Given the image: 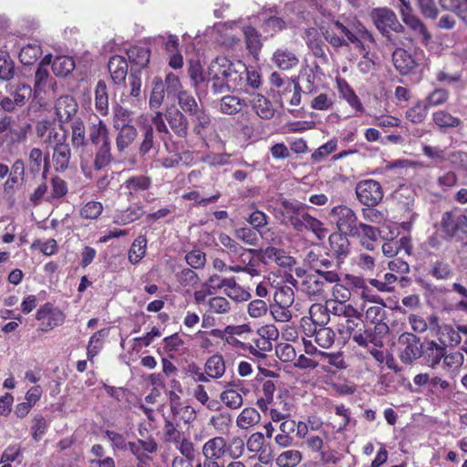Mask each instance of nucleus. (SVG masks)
<instances>
[{
    "label": "nucleus",
    "instance_id": "63",
    "mask_svg": "<svg viewBox=\"0 0 467 467\" xmlns=\"http://www.w3.org/2000/svg\"><path fill=\"white\" fill-rule=\"evenodd\" d=\"M177 99L180 108L190 115L192 112H196V110L199 109L198 103L194 97L186 90L180 92L177 96Z\"/></svg>",
    "mask_w": 467,
    "mask_h": 467
},
{
    "label": "nucleus",
    "instance_id": "8",
    "mask_svg": "<svg viewBox=\"0 0 467 467\" xmlns=\"http://www.w3.org/2000/svg\"><path fill=\"white\" fill-rule=\"evenodd\" d=\"M71 143L79 154L81 164L83 162H88L89 158L92 156V152L88 150V140L86 138L83 121L78 118L74 119L71 124Z\"/></svg>",
    "mask_w": 467,
    "mask_h": 467
},
{
    "label": "nucleus",
    "instance_id": "52",
    "mask_svg": "<svg viewBox=\"0 0 467 467\" xmlns=\"http://www.w3.org/2000/svg\"><path fill=\"white\" fill-rule=\"evenodd\" d=\"M295 301V294L291 287L282 286L274 296V304L279 306L291 307Z\"/></svg>",
    "mask_w": 467,
    "mask_h": 467
},
{
    "label": "nucleus",
    "instance_id": "6",
    "mask_svg": "<svg viewBox=\"0 0 467 467\" xmlns=\"http://www.w3.org/2000/svg\"><path fill=\"white\" fill-rule=\"evenodd\" d=\"M356 195L360 203L368 207L378 205L383 199L380 183L374 180H364L356 186Z\"/></svg>",
    "mask_w": 467,
    "mask_h": 467
},
{
    "label": "nucleus",
    "instance_id": "35",
    "mask_svg": "<svg viewBox=\"0 0 467 467\" xmlns=\"http://www.w3.org/2000/svg\"><path fill=\"white\" fill-rule=\"evenodd\" d=\"M75 68V61L67 56L57 57L52 62L53 73L57 77H66Z\"/></svg>",
    "mask_w": 467,
    "mask_h": 467
},
{
    "label": "nucleus",
    "instance_id": "10",
    "mask_svg": "<svg viewBox=\"0 0 467 467\" xmlns=\"http://www.w3.org/2000/svg\"><path fill=\"white\" fill-rule=\"evenodd\" d=\"M255 253H259V261L263 264L274 261L279 266L287 268L296 263L292 256L287 255L284 250L278 249L275 246L268 245L266 248H261Z\"/></svg>",
    "mask_w": 467,
    "mask_h": 467
},
{
    "label": "nucleus",
    "instance_id": "5",
    "mask_svg": "<svg viewBox=\"0 0 467 467\" xmlns=\"http://www.w3.org/2000/svg\"><path fill=\"white\" fill-rule=\"evenodd\" d=\"M369 16L378 30L384 36H388L390 30L400 33L404 29L395 13L387 7L372 9Z\"/></svg>",
    "mask_w": 467,
    "mask_h": 467
},
{
    "label": "nucleus",
    "instance_id": "36",
    "mask_svg": "<svg viewBox=\"0 0 467 467\" xmlns=\"http://www.w3.org/2000/svg\"><path fill=\"white\" fill-rule=\"evenodd\" d=\"M150 185L151 179L145 175L131 176L124 182V186L130 195L146 191Z\"/></svg>",
    "mask_w": 467,
    "mask_h": 467
},
{
    "label": "nucleus",
    "instance_id": "53",
    "mask_svg": "<svg viewBox=\"0 0 467 467\" xmlns=\"http://www.w3.org/2000/svg\"><path fill=\"white\" fill-rule=\"evenodd\" d=\"M338 88L342 97L348 101V103L353 109H355L358 111L363 110V107L358 97L355 94L354 90L345 80L338 82Z\"/></svg>",
    "mask_w": 467,
    "mask_h": 467
},
{
    "label": "nucleus",
    "instance_id": "61",
    "mask_svg": "<svg viewBox=\"0 0 467 467\" xmlns=\"http://www.w3.org/2000/svg\"><path fill=\"white\" fill-rule=\"evenodd\" d=\"M429 107L425 102H418L406 112L407 119L412 123H421L428 115Z\"/></svg>",
    "mask_w": 467,
    "mask_h": 467
},
{
    "label": "nucleus",
    "instance_id": "23",
    "mask_svg": "<svg viewBox=\"0 0 467 467\" xmlns=\"http://www.w3.org/2000/svg\"><path fill=\"white\" fill-rule=\"evenodd\" d=\"M187 71L192 81V86L196 92H199L202 86H207L211 83V80H208V72L206 74L204 73L199 62L190 61Z\"/></svg>",
    "mask_w": 467,
    "mask_h": 467
},
{
    "label": "nucleus",
    "instance_id": "58",
    "mask_svg": "<svg viewBox=\"0 0 467 467\" xmlns=\"http://www.w3.org/2000/svg\"><path fill=\"white\" fill-rule=\"evenodd\" d=\"M219 242L226 249V253L230 255L231 259L236 254H242L244 252V247L226 234L219 235Z\"/></svg>",
    "mask_w": 467,
    "mask_h": 467
},
{
    "label": "nucleus",
    "instance_id": "41",
    "mask_svg": "<svg viewBox=\"0 0 467 467\" xmlns=\"http://www.w3.org/2000/svg\"><path fill=\"white\" fill-rule=\"evenodd\" d=\"M14 120L10 116H5L0 119V135L5 131H10L16 135L17 140H25L26 133L31 130L30 124H25L18 130L13 128Z\"/></svg>",
    "mask_w": 467,
    "mask_h": 467
},
{
    "label": "nucleus",
    "instance_id": "39",
    "mask_svg": "<svg viewBox=\"0 0 467 467\" xmlns=\"http://www.w3.org/2000/svg\"><path fill=\"white\" fill-rule=\"evenodd\" d=\"M432 120L441 129H452L461 126L462 120L445 110H438L432 114Z\"/></svg>",
    "mask_w": 467,
    "mask_h": 467
},
{
    "label": "nucleus",
    "instance_id": "33",
    "mask_svg": "<svg viewBox=\"0 0 467 467\" xmlns=\"http://www.w3.org/2000/svg\"><path fill=\"white\" fill-rule=\"evenodd\" d=\"M165 84H163V80L156 77L152 80V89L149 99V105L150 109H159L165 97Z\"/></svg>",
    "mask_w": 467,
    "mask_h": 467
},
{
    "label": "nucleus",
    "instance_id": "4",
    "mask_svg": "<svg viewBox=\"0 0 467 467\" xmlns=\"http://www.w3.org/2000/svg\"><path fill=\"white\" fill-rule=\"evenodd\" d=\"M330 220L336 223L340 234L345 235L353 234L359 223L355 212L347 205H337L329 212Z\"/></svg>",
    "mask_w": 467,
    "mask_h": 467
},
{
    "label": "nucleus",
    "instance_id": "12",
    "mask_svg": "<svg viewBox=\"0 0 467 467\" xmlns=\"http://www.w3.org/2000/svg\"><path fill=\"white\" fill-rule=\"evenodd\" d=\"M165 119L169 127L179 138H186L189 130V121L186 116L178 109L170 108L165 112Z\"/></svg>",
    "mask_w": 467,
    "mask_h": 467
},
{
    "label": "nucleus",
    "instance_id": "28",
    "mask_svg": "<svg viewBox=\"0 0 467 467\" xmlns=\"http://www.w3.org/2000/svg\"><path fill=\"white\" fill-rule=\"evenodd\" d=\"M95 107L97 111L106 116L109 113V94L105 81L99 80L95 88Z\"/></svg>",
    "mask_w": 467,
    "mask_h": 467
},
{
    "label": "nucleus",
    "instance_id": "46",
    "mask_svg": "<svg viewBox=\"0 0 467 467\" xmlns=\"http://www.w3.org/2000/svg\"><path fill=\"white\" fill-rule=\"evenodd\" d=\"M242 86L235 88V90H244L246 93H251L258 88L261 85L260 75L255 70H248L245 67L244 74H242Z\"/></svg>",
    "mask_w": 467,
    "mask_h": 467
},
{
    "label": "nucleus",
    "instance_id": "18",
    "mask_svg": "<svg viewBox=\"0 0 467 467\" xmlns=\"http://www.w3.org/2000/svg\"><path fill=\"white\" fill-rule=\"evenodd\" d=\"M88 140L94 148L111 143L109 128L103 120L99 119L89 126Z\"/></svg>",
    "mask_w": 467,
    "mask_h": 467
},
{
    "label": "nucleus",
    "instance_id": "50",
    "mask_svg": "<svg viewBox=\"0 0 467 467\" xmlns=\"http://www.w3.org/2000/svg\"><path fill=\"white\" fill-rule=\"evenodd\" d=\"M234 234L237 240L243 242L247 245L255 246L258 244L259 234L252 227L243 226L235 228L234 231Z\"/></svg>",
    "mask_w": 467,
    "mask_h": 467
},
{
    "label": "nucleus",
    "instance_id": "7",
    "mask_svg": "<svg viewBox=\"0 0 467 467\" xmlns=\"http://www.w3.org/2000/svg\"><path fill=\"white\" fill-rule=\"evenodd\" d=\"M398 343L401 348L400 358L403 363L411 364L422 356L423 346L416 335L409 332L402 333L399 337Z\"/></svg>",
    "mask_w": 467,
    "mask_h": 467
},
{
    "label": "nucleus",
    "instance_id": "49",
    "mask_svg": "<svg viewBox=\"0 0 467 467\" xmlns=\"http://www.w3.org/2000/svg\"><path fill=\"white\" fill-rule=\"evenodd\" d=\"M249 352L259 358H265V352L272 349V342L265 336H259L253 340V343L247 348Z\"/></svg>",
    "mask_w": 467,
    "mask_h": 467
},
{
    "label": "nucleus",
    "instance_id": "48",
    "mask_svg": "<svg viewBox=\"0 0 467 467\" xmlns=\"http://www.w3.org/2000/svg\"><path fill=\"white\" fill-rule=\"evenodd\" d=\"M430 275L437 280H448L453 275V269L444 260H437L431 265Z\"/></svg>",
    "mask_w": 467,
    "mask_h": 467
},
{
    "label": "nucleus",
    "instance_id": "13",
    "mask_svg": "<svg viewBox=\"0 0 467 467\" xmlns=\"http://www.w3.org/2000/svg\"><path fill=\"white\" fill-rule=\"evenodd\" d=\"M56 114L61 123L73 120L78 112V103L71 96L58 98L55 104Z\"/></svg>",
    "mask_w": 467,
    "mask_h": 467
},
{
    "label": "nucleus",
    "instance_id": "38",
    "mask_svg": "<svg viewBox=\"0 0 467 467\" xmlns=\"http://www.w3.org/2000/svg\"><path fill=\"white\" fill-rule=\"evenodd\" d=\"M353 340L360 347H368L369 343L373 347L383 346L382 340L371 328H364L363 332H361V329H359V332H355L353 334Z\"/></svg>",
    "mask_w": 467,
    "mask_h": 467
},
{
    "label": "nucleus",
    "instance_id": "20",
    "mask_svg": "<svg viewBox=\"0 0 467 467\" xmlns=\"http://www.w3.org/2000/svg\"><path fill=\"white\" fill-rule=\"evenodd\" d=\"M113 82L117 85L124 83L128 73V63L121 56H113L108 64Z\"/></svg>",
    "mask_w": 467,
    "mask_h": 467
},
{
    "label": "nucleus",
    "instance_id": "42",
    "mask_svg": "<svg viewBox=\"0 0 467 467\" xmlns=\"http://www.w3.org/2000/svg\"><path fill=\"white\" fill-rule=\"evenodd\" d=\"M252 105L261 119H269L274 116L271 102L263 95L256 94L252 100Z\"/></svg>",
    "mask_w": 467,
    "mask_h": 467
},
{
    "label": "nucleus",
    "instance_id": "11",
    "mask_svg": "<svg viewBox=\"0 0 467 467\" xmlns=\"http://www.w3.org/2000/svg\"><path fill=\"white\" fill-rule=\"evenodd\" d=\"M315 273L306 275L301 283V290L316 300L327 298V285Z\"/></svg>",
    "mask_w": 467,
    "mask_h": 467
},
{
    "label": "nucleus",
    "instance_id": "47",
    "mask_svg": "<svg viewBox=\"0 0 467 467\" xmlns=\"http://www.w3.org/2000/svg\"><path fill=\"white\" fill-rule=\"evenodd\" d=\"M133 111L124 108L121 105H116L113 108V128H119L132 125Z\"/></svg>",
    "mask_w": 467,
    "mask_h": 467
},
{
    "label": "nucleus",
    "instance_id": "16",
    "mask_svg": "<svg viewBox=\"0 0 467 467\" xmlns=\"http://www.w3.org/2000/svg\"><path fill=\"white\" fill-rule=\"evenodd\" d=\"M440 331L442 345L454 348L461 344L462 335L467 336V326L458 325L454 327L451 325H444Z\"/></svg>",
    "mask_w": 467,
    "mask_h": 467
},
{
    "label": "nucleus",
    "instance_id": "24",
    "mask_svg": "<svg viewBox=\"0 0 467 467\" xmlns=\"http://www.w3.org/2000/svg\"><path fill=\"white\" fill-rule=\"evenodd\" d=\"M71 156V150L68 143L54 146L52 160L55 170L60 172L65 171L69 166Z\"/></svg>",
    "mask_w": 467,
    "mask_h": 467
},
{
    "label": "nucleus",
    "instance_id": "15",
    "mask_svg": "<svg viewBox=\"0 0 467 467\" xmlns=\"http://www.w3.org/2000/svg\"><path fill=\"white\" fill-rule=\"evenodd\" d=\"M202 453L203 457L219 461L224 455H228L227 441L223 436L213 437L202 445Z\"/></svg>",
    "mask_w": 467,
    "mask_h": 467
},
{
    "label": "nucleus",
    "instance_id": "59",
    "mask_svg": "<svg viewBox=\"0 0 467 467\" xmlns=\"http://www.w3.org/2000/svg\"><path fill=\"white\" fill-rule=\"evenodd\" d=\"M143 214L141 207L128 208L125 211L120 212L115 216L114 222L118 224H128L138 219Z\"/></svg>",
    "mask_w": 467,
    "mask_h": 467
},
{
    "label": "nucleus",
    "instance_id": "31",
    "mask_svg": "<svg viewBox=\"0 0 467 467\" xmlns=\"http://www.w3.org/2000/svg\"><path fill=\"white\" fill-rule=\"evenodd\" d=\"M205 373L213 379H219L225 373V363L223 356L210 357L204 366Z\"/></svg>",
    "mask_w": 467,
    "mask_h": 467
},
{
    "label": "nucleus",
    "instance_id": "29",
    "mask_svg": "<svg viewBox=\"0 0 467 467\" xmlns=\"http://www.w3.org/2000/svg\"><path fill=\"white\" fill-rule=\"evenodd\" d=\"M245 101L238 97L227 95L221 99L219 102L220 112L227 115L236 114L245 106Z\"/></svg>",
    "mask_w": 467,
    "mask_h": 467
},
{
    "label": "nucleus",
    "instance_id": "37",
    "mask_svg": "<svg viewBox=\"0 0 467 467\" xmlns=\"http://www.w3.org/2000/svg\"><path fill=\"white\" fill-rule=\"evenodd\" d=\"M147 238L145 235H139L132 243L129 251V261L132 265L138 264L146 254Z\"/></svg>",
    "mask_w": 467,
    "mask_h": 467
},
{
    "label": "nucleus",
    "instance_id": "51",
    "mask_svg": "<svg viewBox=\"0 0 467 467\" xmlns=\"http://www.w3.org/2000/svg\"><path fill=\"white\" fill-rule=\"evenodd\" d=\"M154 147V130L152 125H146L142 130V139L139 144L138 152L144 157Z\"/></svg>",
    "mask_w": 467,
    "mask_h": 467
},
{
    "label": "nucleus",
    "instance_id": "22",
    "mask_svg": "<svg viewBox=\"0 0 467 467\" xmlns=\"http://www.w3.org/2000/svg\"><path fill=\"white\" fill-rule=\"evenodd\" d=\"M115 130L118 131L116 136L117 150L123 152L136 140L138 130L133 125L119 127Z\"/></svg>",
    "mask_w": 467,
    "mask_h": 467
},
{
    "label": "nucleus",
    "instance_id": "25",
    "mask_svg": "<svg viewBox=\"0 0 467 467\" xmlns=\"http://www.w3.org/2000/svg\"><path fill=\"white\" fill-rule=\"evenodd\" d=\"M326 310L335 316L345 317L346 318H358L362 314L351 305L346 302H327Z\"/></svg>",
    "mask_w": 467,
    "mask_h": 467
},
{
    "label": "nucleus",
    "instance_id": "17",
    "mask_svg": "<svg viewBox=\"0 0 467 467\" xmlns=\"http://www.w3.org/2000/svg\"><path fill=\"white\" fill-rule=\"evenodd\" d=\"M272 62L281 70H289L297 66L299 59L293 51L282 47L274 52Z\"/></svg>",
    "mask_w": 467,
    "mask_h": 467
},
{
    "label": "nucleus",
    "instance_id": "21",
    "mask_svg": "<svg viewBox=\"0 0 467 467\" xmlns=\"http://www.w3.org/2000/svg\"><path fill=\"white\" fill-rule=\"evenodd\" d=\"M446 347L440 345L434 340L426 342L423 348V353L425 359L431 368H436L445 356Z\"/></svg>",
    "mask_w": 467,
    "mask_h": 467
},
{
    "label": "nucleus",
    "instance_id": "26",
    "mask_svg": "<svg viewBox=\"0 0 467 467\" xmlns=\"http://www.w3.org/2000/svg\"><path fill=\"white\" fill-rule=\"evenodd\" d=\"M332 252L338 259L345 258L350 252V244L344 234H333L329 236Z\"/></svg>",
    "mask_w": 467,
    "mask_h": 467
},
{
    "label": "nucleus",
    "instance_id": "55",
    "mask_svg": "<svg viewBox=\"0 0 467 467\" xmlns=\"http://www.w3.org/2000/svg\"><path fill=\"white\" fill-rule=\"evenodd\" d=\"M302 460V454L297 450L283 451L276 458V464L280 467H296Z\"/></svg>",
    "mask_w": 467,
    "mask_h": 467
},
{
    "label": "nucleus",
    "instance_id": "57",
    "mask_svg": "<svg viewBox=\"0 0 467 467\" xmlns=\"http://www.w3.org/2000/svg\"><path fill=\"white\" fill-rule=\"evenodd\" d=\"M103 212V205L100 202L90 201L84 204L79 210V214L83 219L96 220Z\"/></svg>",
    "mask_w": 467,
    "mask_h": 467
},
{
    "label": "nucleus",
    "instance_id": "64",
    "mask_svg": "<svg viewBox=\"0 0 467 467\" xmlns=\"http://www.w3.org/2000/svg\"><path fill=\"white\" fill-rule=\"evenodd\" d=\"M177 281L183 287H193L199 281V275L191 268H183L176 274Z\"/></svg>",
    "mask_w": 467,
    "mask_h": 467
},
{
    "label": "nucleus",
    "instance_id": "30",
    "mask_svg": "<svg viewBox=\"0 0 467 467\" xmlns=\"http://www.w3.org/2000/svg\"><path fill=\"white\" fill-rule=\"evenodd\" d=\"M108 335L109 330L106 328L100 329L92 335L87 347V357L88 360L92 361V359L99 353L103 348L104 339Z\"/></svg>",
    "mask_w": 467,
    "mask_h": 467
},
{
    "label": "nucleus",
    "instance_id": "14",
    "mask_svg": "<svg viewBox=\"0 0 467 467\" xmlns=\"http://www.w3.org/2000/svg\"><path fill=\"white\" fill-rule=\"evenodd\" d=\"M411 8L408 2V7L401 5L400 13L402 16V21L419 36H421L422 41L427 43L431 36L428 32L424 24L414 15L410 13Z\"/></svg>",
    "mask_w": 467,
    "mask_h": 467
},
{
    "label": "nucleus",
    "instance_id": "34",
    "mask_svg": "<svg viewBox=\"0 0 467 467\" xmlns=\"http://www.w3.org/2000/svg\"><path fill=\"white\" fill-rule=\"evenodd\" d=\"M260 421V414L254 408H244L236 419V425L242 430H247Z\"/></svg>",
    "mask_w": 467,
    "mask_h": 467
},
{
    "label": "nucleus",
    "instance_id": "9",
    "mask_svg": "<svg viewBox=\"0 0 467 467\" xmlns=\"http://www.w3.org/2000/svg\"><path fill=\"white\" fill-rule=\"evenodd\" d=\"M394 199L400 210L404 211V215L409 220L403 223V228L409 229L410 224L417 218L418 214L414 212L415 193L408 187H400L394 192Z\"/></svg>",
    "mask_w": 467,
    "mask_h": 467
},
{
    "label": "nucleus",
    "instance_id": "60",
    "mask_svg": "<svg viewBox=\"0 0 467 467\" xmlns=\"http://www.w3.org/2000/svg\"><path fill=\"white\" fill-rule=\"evenodd\" d=\"M270 83L273 87L278 88L282 94L292 91V86L296 81L288 77L283 78L279 73L273 72L270 76Z\"/></svg>",
    "mask_w": 467,
    "mask_h": 467
},
{
    "label": "nucleus",
    "instance_id": "45",
    "mask_svg": "<svg viewBox=\"0 0 467 467\" xmlns=\"http://www.w3.org/2000/svg\"><path fill=\"white\" fill-rule=\"evenodd\" d=\"M316 343L322 348H329L335 342L336 333L330 327H319L314 330Z\"/></svg>",
    "mask_w": 467,
    "mask_h": 467
},
{
    "label": "nucleus",
    "instance_id": "44",
    "mask_svg": "<svg viewBox=\"0 0 467 467\" xmlns=\"http://www.w3.org/2000/svg\"><path fill=\"white\" fill-rule=\"evenodd\" d=\"M322 35L327 42L337 49L348 47V41L345 40L339 31L335 28L334 21L327 28L322 29Z\"/></svg>",
    "mask_w": 467,
    "mask_h": 467
},
{
    "label": "nucleus",
    "instance_id": "27",
    "mask_svg": "<svg viewBox=\"0 0 467 467\" xmlns=\"http://www.w3.org/2000/svg\"><path fill=\"white\" fill-rule=\"evenodd\" d=\"M307 258L310 267L315 274L318 273V270L326 271L332 268H339V264L328 255H317L314 252H309Z\"/></svg>",
    "mask_w": 467,
    "mask_h": 467
},
{
    "label": "nucleus",
    "instance_id": "56",
    "mask_svg": "<svg viewBox=\"0 0 467 467\" xmlns=\"http://www.w3.org/2000/svg\"><path fill=\"white\" fill-rule=\"evenodd\" d=\"M234 277L221 278L218 275H213L203 284V286L207 288V294L211 295L213 291L219 290L223 287L227 290L232 285H234Z\"/></svg>",
    "mask_w": 467,
    "mask_h": 467
},
{
    "label": "nucleus",
    "instance_id": "19",
    "mask_svg": "<svg viewBox=\"0 0 467 467\" xmlns=\"http://www.w3.org/2000/svg\"><path fill=\"white\" fill-rule=\"evenodd\" d=\"M394 67L401 75H407L412 71L417 62L413 57L403 48H397L392 54Z\"/></svg>",
    "mask_w": 467,
    "mask_h": 467
},
{
    "label": "nucleus",
    "instance_id": "1",
    "mask_svg": "<svg viewBox=\"0 0 467 467\" xmlns=\"http://www.w3.org/2000/svg\"><path fill=\"white\" fill-rule=\"evenodd\" d=\"M245 64L240 60H230L226 57H217L208 67V80L214 94L235 90L242 86V74H244Z\"/></svg>",
    "mask_w": 467,
    "mask_h": 467
},
{
    "label": "nucleus",
    "instance_id": "43",
    "mask_svg": "<svg viewBox=\"0 0 467 467\" xmlns=\"http://www.w3.org/2000/svg\"><path fill=\"white\" fill-rule=\"evenodd\" d=\"M127 55L130 63L142 68L150 61V50L143 47H131L128 49Z\"/></svg>",
    "mask_w": 467,
    "mask_h": 467
},
{
    "label": "nucleus",
    "instance_id": "2",
    "mask_svg": "<svg viewBox=\"0 0 467 467\" xmlns=\"http://www.w3.org/2000/svg\"><path fill=\"white\" fill-rule=\"evenodd\" d=\"M281 204L286 213V220L281 221V224L291 226L296 232L311 231L318 240H323L327 236V230L324 223L306 213L301 205L287 200L283 201Z\"/></svg>",
    "mask_w": 467,
    "mask_h": 467
},
{
    "label": "nucleus",
    "instance_id": "62",
    "mask_svg": "<svg viewBox=\"0 0 467 467\" xmlns=\"http://www.w3.org/2000/svg\"><path fill=\"white\" fill-rule=\"evenodd\" d=\"M41 48L37 45H27L19 52V60L24 65L33 64L40 56Z\"/></svg>",
    "mask_w": 467,
    "mask_h": 467
},
{
    "label": "nucleus",
    "instance_id": "3",
    "mask_svg": "<svg viewBox=\"0 0 467 467\" xmlns=\"http://www.w3.org/2000/svg\"><path fill=\"white\" fill-rule=\"evenodd\" d=\"M440 226L445 240L463 244L467 239V214L459 209L443 213Z\"/></svg>",
    "mask_w": 467,
    "mask_h": 467
},
{
    "label": "nucleus",
    "instance_id": "32",
    "mask_svg": "<svg viewBox=\"0 0 467 467\" xmlns=\"http://www.w3.org/2000/svg\"><path fill=\"white\" fill-rule=\"evenodd\" d=\"M362 310L365 312L364 316L366 321L371 324L384 321L387 317V311L385 309L384 303H379V305L374 306L364 303L362 305Z\"/></svg>",
    "mask_w": 467,
    "mask_h": 467
},
{
    "label": "nucleus",
    "instance_id": "54",
    "mask_svg": "<svg viewBox=\"0 0 467 467\" xmlns=\"http://www.w3.org/2000/svg\"><path fill=\"white\" fill-rule=\"evenodd\" d=\"M353 237H357L359 240H379L380 236V231L379 228L359 223L354 231Z\"/></svg>",
    "mask_w": 467,
    "mask_h": 467
},
{
    "label": "nucleus",
    "instance_id": "40",
    "mask_svg": "<svg viewBox=\"0 0 467 467\" xmlns=\"http://www.w3.org/2000/svg\"><path fill=\"white\" fill-rule=\"evenodd\" d=\"M112 161L111 143L95 147L94 168L96 170L107 167Z\"/></svg>",
    "mask_w": 467,
    "mask_h": 467
}]
</instances>
